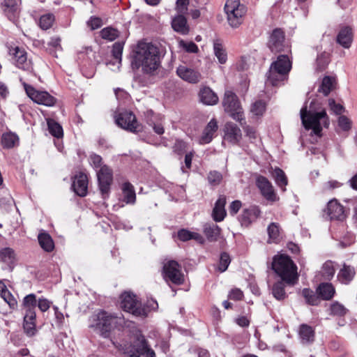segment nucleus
<instances>
[{
	"instance_id": "nucleus-51",
	"label": "nucleus",
	"mask_w": 357,
	"mask_h": 357,
	"mask_svg": "<svg viewBox=\"0 0 357 357\" xmlns=\"http://www.w3.org/2000/svg\"><path fill=\"white\" fill-rule=\"evenodd\" d=\"M323 275L326 280L332 278L335 273L333 263L331 261L325 262L322 268Z\"/></svg>"
},
{
	"instance_id": "nucleus-33",
	"label": "nucleus",
	"mask_w": 357,
	"mask_h": 357,
	"mask_svg": "<svg viewBox=\"0 0 357 357\" xmlns=\"http://www.w3.org/2000/svg\"><path fill=\"white\" fill-rule=\"evenodd\" d=\"M36 314H33V317L31 318H29L27 314H24L23 328L24 333L29 337L33 336L36 333Z\"/></svg>"
},
{
	"instance_id": "nucleus-1",
	"label": "nucleus",
	"mask_w": 357,
	"mask_h": 357,
	"mask_svg": "<svg viewBox=\"0 0 357 357\" xmlns=\"http://www.w3.org/2000/svg\"><path fill=\"white\" fill-rule=\"evenodd\" d=\"M130 65L133 70L141 69L144 74L155 75L160 66L158 48L151 43L139 42L132 52Z\"/></svg>"
},
{
	"instance_id": "nucleus-22",
	"label": "nucleus",
	"mask_w": 357,
	"mask_h": 357,
	"mask_svg": "<svg viewBox=\"0 0 357 357\" xmlns=\"http://www.w3.org/2000/svg\"><path fill=\"white\" fill-rule=\"evenodd\" d=\"M218 122L215 119H212L206 125L203 130L202 135L199 139L201 144H206L211 142L218 130Z\"/></svg>"
},
{
	"instance_id": "nucleus-46",
	"label": "nucleus",
	"mask_w": 357,
	"mask_h": 357,
	"mask_svg": "<svg viewBox=\"0 0 357 357\" xmlns=\"http://www.w3.org/2000/svg\"><path fill=\"white\" fill-rule=\"evenodd\" d=\"M55 20L53 14L47 13L42 15L39 19V26L43 30H47L52 27Z\"/></svg>"
},
{
	"instance_id": "nucleus-13",
	"label": "nucleus",
	"mask_w": 357,
	"mask_h": 357,
	"mask_svg": "<svg viewBox=\"0 0 357 357\" xmlns=\"http://www.w3.org/2000/svg\"><path fill=\"white\" fill-rule=\"evenodd\" d=\"M268 45L271 52L275 53L284 52L286 48L288 49L284 44V35L281 29H276L273 31Z\"/></svg>"
},
{
	"instance_id": "nucleus-26",
	"label": "nucleus",
	"mask_w": 357,
	"mask_h": 357,
	"mask_svg": "<svg viewBox=\"0 0 357 357\" xmlns=\"http://www.w3.org/2000/svg\"><path fill=\"white\" fill-rule=\"evenodd\" d=\"M226 202V197L224 195L220 196L216 201L212 213L213 218L215 222L222 221L226 216L225 208Z\"/></svg>"
},
{
	"instance_id": "nucleus-23",
	"label": "nucleus",
	"mask_w": 357,
	"mask_h": 357,
	"mask_svg": "<svg viewBox=\"0 0 357 357\" xmlns=\"http://www.w3.org/2000/svg\"><path fill=\"white\" fill-rule=\"evenodd\" d=\"M184 14L176 15L172 20V27L176 32L181 35H187L190 32V26Z\"/></svg>"
},
{
	"instance_id": "nucleus-29",
	"label": "nucleus",
	"mask_w": 357,
	"mask_h": 357,
	"mask_svg": "<svg viewBox=\"0 0 357 357\" xmlns=\"http://www.w3.org/2000/svg\"><path fill=\"white\" fill-rule=\"evenodd\" d=\"M356 271L353 266L344 264L337 274V278L340 282L348 284L353 280Z\"/></svg>"
},
{
	"instance_id": "nucleus-14",
	"label": "nucleus",
	"mask_w": 357,
	"mask_h": 357,
	"mask_svg": "<svg viewBox=\"0 0 357 357\" xmlns=\"http://www.w3.org/2000/svg\"><path fill=\"white\" fill-rule=\"evenodd\" d=\"M256 184L260 190L261 195L264 197V198H266V199L272 202L278 200V198L276 193L275 192L273 186L265 176H257Z\"/></svg>"
},
{
	"instance_id": "nucleus-55",
	"label": "nucleus",
	"mask_w": 357,
	"mask_h": 357,
	"mask_svg": "<svg viewBox=\"0 0 357 357\" xmlns=\"http://www.w3.org/2000/svg\"><path fill=\"white\" fill-rule=\"evenodd\" d=\"M12 310L16 309L17 306V301L16 298L12 295L9 291H4L1 296Z\"/></svg>"
},
{
	"instance_id": "nucleus-16",
	"label": "nucleus",
	"mask_w": 357,
	"mask_h": 357,
	"mask_svg": "<svg viewBox=\"0 0 357 357\" xmlns=\"http://www.w3.org/2000/svg\"><path fill=\"white\" fill-rule=\"evenodd\" d=\"M176 73L181 79L191 84L198 83L202 79V75L198 70L185 66L178 67Z\"/></svg>"
},
{
	"instance_id": "nucleus-50",
	"label": "nucleus",
	"mask_w": 357,
	"mask_h": 357,
	"mask_svg": "<svg viewBox=\"0 0 357 357\" xmlns=\"http://www.w3.org/2000/svg\"><path fill=\"white\" fill-rule=\"evenodd\" d=\"M100 35L103 39L112 41L119 36V31L114 28L107 27L102 29Z\"/></svg>"
},
{
	"instance_id": "nucleus-49",
	"label": "nucleus",
	"mask_w": 357,
	"mask_h": 357,
	"mask_svg": "<svg viewBox=\"0 0 357 357\" xmlns=\"http://www.w3.org/2000/svg\"><path fill=\"white\" fill-rule=\"evenodd\" d=\"M329 63L328 54L324 52L319 54L316 61V70L321 72L324 70Z\"/></svg>"
},
{
	"instance_id": "nucleus-19",
	"label": "nucleus",
	"mask_w": 357,
	"mask_h": 357,
	"mask_svg": "<svg viewBox=\"0 0 357 357\" xmlns=\"http://www.w3.org/2000/svg\"><path fill=\"white\" fill-rule=\"evenodd\" d=\"M1 8L10 21L15 22L17 20L20 9L16 0H3L1 3Z\"/></svg>"
},
{
	"instance_id": "nucleus-43",
	"label": "nucleus",
	"mask_w": 357,
	"mask_h": 357,
	"mask_svg": "<svg viewBox=\"0 0 357 357\" xmlns=\"http://www.w3.org/2000/svg\"><path fill=\"white\" fill-rule=\"evenodd\" d=\"M47 126L50 133L56 138L63 137V129L62 127L54 120H47Z\"/></svg>"
},
{
	"instance_id": "nucleus-27",
	"label": "nucleus",
	"mask_w": 357,
	"mask_h": 357,
	"mask_svg": "<svg viewBox=\"0 0 357 357\" xmlns=\"http://www.w3.org/2000/svg\"><path fill=\"white\" fill-rule=\"evenodd\" d=\"M335 290L331 283H321L317 289V294L322 300L329 301L333 298Z\"/></svg>"
},
{
	"instance_id": "nucleus-41",
	"label": "nucleus",
	"mask_w": 357,
	"mask_h": 357,
	"mask_svg": "<svg viewBox=\"0 0 357 357\" xmlns=\"http://www.w3.org/2000/svg\"><path fill=\"white\" fill-rule=\"evenodd\" d=\"M302 296L304 297L305 302L310 305H319L321 299L319 295H317L312 290L305 288L302 291Z\"/></svg>"
},
{
	"instance_id": "nucleus-24",
	"label": "nucleus",
	"mask_w": 357,
	"mask_h": 357,
	"mask_svg": "<svg viewBox=\"0 0 357 357\" xmlns=\"http://www.w3.org/2000/svg\"><path fill=\"white\" fill-rule=\"evenodd\" d=\"M199 97L200 101L206 105H215L219 101L218 95L208 86L200 89Z\"/></svg>"
},
{
	"instance_id": "nucleus-47",
	"label": "nucleus",
	"mask_w": 357,
	"mask_h": 357,
	"mask_svg": "<svg viewBox=\"0 0 357 357\" xmlns=\"http://www.w3.org/2000/svg\"><path fill=\"white\" fill-rule=\"evenodd\" d=\"M266 109V102L263 100H259L252 104L250 112L255 116H262L265 112Z\"/></svg>"
},
{
	"instance_id": "nucleus-52",
	"label": "nucleus",
	"mask_w": 357,
	"mask_h": 357,
	"mask_svg": "<svg viewBox=\"0 0 357 357\" xmlns=\"http://www.w3.org/2000/svg\"><path fill=\"white\" fill-rule=\"evenodd\" d=\"M178 45L180 47L189 53H197L199 51L198 46L192 41L187 42L183 40H180Z\"/></svg>"
},
{
	"instance_id": "nucleus-39",
	"label": "nucleus",
	"mask_w": 357,
	"mask_h": 357,
	"mask_svg": "<svg viewBox=\"0 0 357 357\" xmlns=\"http://www.w3.org/2000/svg\"><path fill=\"white\" fill-rule=\"evenodd\" d=\"M178 238L182 241L195 239L199 243H203V237L198 233L192 232L187 229H181L178 231Z\"/></svg>"
},
{
	"instance_id": "nucleus-8",
	"label": "nucleus",
	"mask_w": 357,
	"mask_h": 357,
	"mask_svg": "<svg viewBox=\"0 0 357 357\" xmlns=\"http://www.w3.org/2000/svg\"><path fill=\"white\" fill-rule=\"evenodd\" d=\"M8 50L13 63L17 68L29 72L33 70L31 60L28 59L27 52L24 47L9 45Z\"/></svg>"
},
{
	"instance_id": "nucleus-7",
	"label": "nucleus",
	"mask_w": 357,
	"mask_h": 357,
	"mask_svg": "<svg viewBox=\"0 0 357 357\" xmlns=\"http://www.w3.org/2000/svg\"><path fill=\"white\" fill-rule=\"evenodd\" d=\"M225 111L236 121L241 123L244 120L243 112L237 96L230 90L225 92L222 100Z\"/></svg>"
},
{
	"instance_id": "nucleus-37",
	"label": "nucleus",
	"mask_w": 357,
	"mask_h": 357,
	"mask_svg": "<svg viewBox=\"0 0 357 357\" xmlns=\"http://www.w3.org/2000/svg\"><path fill=\"white\" fill-rule=\"evenodd\" d=\"M271 175L275 179L276 184L282 188L283 191L285 190V187L288 183L287 178L284 174V172L280 168H275L272 172Z\"/></svg>"
},
{
	"instance_id": "nucleus-30",
	"label": "nucleus",
	"mask_w": 357,
	"mask_h": 357,
	"mask_svg": "<svg viewBox=\"0 0 357 357\" xmlns=\"http://www.w3.org/2000/svg\"><path fill=\"white\" fill-rule=\"evenodd\" d=\"M154 351L150 349L144 338L139 340V344L136 351L130 356V357H154Z\"/></svg>"
},
{
	"instance_id": "nucleus-48",
	"label": "nucleus",
	"mask_w": 357,
	"mask_h": 357,
	"mask_svg": "<svg viewBox=\"0 0 357 357\" xmlns=\"http://www.w3.org/2000/svg\"><path fill=\"white\" fill-rule=\"evenodd\" d=\"M329 310L330 314L338 317L344 316L347 312V309L337 301L331 304Z\"/></svg>"
},
{
	"instance_id": "nucleus-32",
	"label": "nucleus",
	"mask_w": 357,
	"mask_h": 357,
	"mask_svg": "<svg viewBox=\"0 0 357 357\" xmlns=\"http://www.w3.org/2000/svg\"><path fill=\"white\" fill-rule=\"evenodd\" d=\"M19 144L18 136L11 132L3 133L1 136V144L5 149H11Z\"/></svg>"
},
{
	"instance_id": "nucleus-10",
	"label": "nucleus",
	"mask_w": 357,
	"mask_h": 357,
	"mask_svg": "<svg viewBox=\"0 0 357 357\" xmlns=\"http://www.w3.org/2000/svg\"><path fill=\"white\" fill-rule=\"evenodd\" d=\"M23 86L27 96L35 102L47 107L54 105L56 98L47 91H38L26 82H23Z\"/></svg>"
},
{
	"instance_id": "nucleus-38",
	"label": "nucleus",
	"mask_w": 357,
	"mask_h": 357,
	"mask_svg": "<svg viewBox=\"0 0 357 357\" xmlns=\"http://www.w3.org/2000/svg\"><path fill=\"white\" fill-rule=\"evenodd\" d=\"M335 84V79L334 77L326 76L322 80L321 84L319 88V91L326 96L334 89Z\"/></svg>"
},
{
	"instance_id": "nucleus-25",
	"label": "nucleus",
	"mask_w": 357,
	"mask_h": 357,
	"mask_svg": "<svg viewBox=\"0 0 357 357\" xmlns=\"http://www.w3.org/2000/svg\"><path fill=\"white\" fill-rule=\"evenodd\" d=\"M353 40V31L350 26H345L340 29L336 41L344 48H349Z\"/></svg>"
},
{
	"instance_id": "nucleus-56",
	"label": "nucleus",
	"mask_w": 357,
	"mask_h": 357,
	"mask_svg": "<svg viewBox=\"0 0 357 357\" xmlns=\"http://www.w3.org/2000/svg\"><path fill=\"white\" fill-rule=\"evenodd\" d=\"M231 262V259L229 257V255L226 252H222L220 255L219 265H218V270L220 272L225 271L229 264Z\"/></svg>"
},
{
	"instance_id": "nucleus-15",
	"label": "nucleus",
	"mask_w": 357,
	"mask_h": 357,
	"mask_svg": "<svg viewBox=\"0 0 357 357\" xmlns=\"http://www.w3.org/2000/svg\"><path fill=\"white\" fill-rule=\"evenodd\" d=\"M242 139L239 127L232 122H227L224 127V139L232 144H238Z\"/></svg>"
},
{
	"instance_id": "nucleus-44",
	"label": "nucleus",
	"mask_w": 357,
	"mask_h": 357,
	"mask_svg": "<svg viewBox=\"0 0 357 357\" xmlns=\"http://www.w3.org/2000/svg\"><path fill=\"white\" fill-rule=\"evenodd\" d=\"M300 337L303 341L308 342L313 341L314 331L312 327L307 325H301L299 331Z\"/></svg>"
},
{
	"instance_id": "nucleus-18",
	"label": "nucleus",
	"mask_w": 357,
	"mask_h": 357,
	"mask_svg": "<svg viewBox=\"0 0 357 357\" xmlns=\"http://www.w3.org/2000/svg\"><path fill=\"white\" fill-rule=\"evenodd\" d=\"M325 212L331 220H343L345 218L344 206L337 199L328 202Z\"/></svg>"
},
{
	"instance_id": "nucleus-28",
	"label": "nucleus",
	"mask_w": 357,
	"mask_h": 357,
	"mask_svg": "<svg viewBox=\"0 0 357 357\" xmlns=\"http://www.w3.org/2000/svg\"><path fill=\"white\" fill-rule=\"evenodd\" d=\"M37 304L36 296L33 294H30L26 296L22 302V306L25 310V314H27L29 318L33 317L36 314L35 307Z\"/></svg>"
},
{
	"instance_id": "nucleus-21",
	"label": "nucleus",
	"mask_w": 357,
	"mask_h": 357,
	"mask_svg": "<svg viewBox=\"0 0 357 357\" xmlns=\"http://www.w3.org/2000/svg\"><path fill=\"white\" fill-rule=\"evenodd\" d=\"M73 188L77 195L80 197L86 196L88 189L87 176L84 173H79L77 175L73 181Z\"/></svg>"
},
{
	"instance_id": "nucleus-6",
	"label": "nucleus",
	"mask_w": 357,
	"mask_h": 357,
	"mask_svg": "<svg viewBox=\"0 0 357 357\" xmlns=\"http://www.w3.org/2000/svg\"><path fill=\"white\" fill-rule=\"evenodd\" d=\"M120 307L135 317H146V310L137 296L131 291H124L119 298Z\"/></svg>"
},
{
	"instance_id": "nucleus-63",
	"label": "nucleus",
	"mask_w": 357,
	"mask_h": 357,
	"mask_svg": "<svg viewBox=\"0 0 357 357\" xmlns=\"http://www.w3.org/2000/svg\"><path fill=\"white\" fill-rule=\"evenodd\" d=\"M87 25L91 30L98 29L102 26V20L99 17H91L87 22Z\"/></svg>"
},
{
	"instance_id": "nucleus-2",
	"label": "nucleus",
	"mask_w": 357,
	"mask_h": 357,
	"mask_svg": "<svg viewBox=\"0 0 357 357\" xmlns=\"http://www.w3.org/2000/svg\"><path fill=\"white\" fill-rule=\"evenodd\" d=\"M312 102L310 105L309 110L305 106L301 109V119L302 123L306 130H312L317 136H321L322 127L329 126V119L324 109H315L312 107Z\"/></svg>"
},
{
	"instance_id": "nucleus-31",
	"label": "nucleus",
	"mask_w": 357,
	"mask_h": 357,
	"mask_svg": "<svg viewBox=\"0 0 357 357\" xmlns=\"http://www.w3.org/2000/svg\"><path fill=\"white\" fill-rule=\"evenodd\" d=\"M213 46V53L217 57L218 62L221 64H225L227 61V54L222 42L220 40H215Z\"/></svg>"
},
{
	"instance_id": "nucleus-57",
	"label": "nucleus",
	"mask_w": 357,
	"mask_h": 357,
	"mask_svg": "<svg viewBox=\"0 0 357 357\" xmlns=\"http://www.w3.org/2000/svg\"><path fill=\"white\" fill-rule=\"evenodd\" d=\"M190 0H176L175 10L178 14H185L188 11Z\"/></svg>"
},
{
	"instance_id": "nucleus-9",
	"label": "nucleus",
	"mask_w": 357,
	"mask_h": 357,
	"mask_svg": "<svg viewBox=\"0 0 357 357\" xmlns=\"http://www.w3.org/2000/svg\"><path fill=\"white\" fill-rule=\"evenodd\" d=\"M162 276L167 282H171L176 285L182 284L185 281L181 266L174 260H169L164 263Z\"/></svg>"
},
{
	"instance_id": "nucleus-64",
	"label": "nucleus",
	"mask_w": 357,
	"mask_h": 357,
	"mask_svg": "<svg viewBox=\"0 0 357 357\" xmlns=\"http://www.w3.org/2000/svg\"><path fill=\"white\" fill-rule=\"evenodd\" d=\"M342 186V184L337 181L332 180L325 183L323 186V191L332 190Z\"/></svg>"
},
{
	"instance_id": "nucleus-12",
	"label": "nucleus",
	"mask_w": 357,
	"mask_h": 357,
	"mask_svg": "<svg viewBox=\"0 0 357 357\" xmlns=\"http://www.w3.org/2000/svg\"><path fill=\"white\" fill-rule=\"evenodd\" d=\"M115 123L120 128L132 132L139 130V125L131 112L124 111L115 115Z\"/></svg>"
},
{
	"instance_id": "nucleus-5",
	"label": "nucleus",
	"mask_w": 357,
	"mask_h": 357,
	"mask_svg": "<svg viewBox=\"0 0 357 357\" xmlns=\"http://www.w3.org/2000/svg\"><path fill=\"white\" fill-rule=\"evenodd\" d=\"M224 10L227 22L231 27L236 29L242 24L247 8L240 0H227Z\"/></svg>"
},
{
	"instance_id": "nucleus-53",
	"label": "nucleus",
	"mask_w": 357,
	"mask_h": 357,
	"mask_svg": "<svg viewBox=\"0 0 357 357\" xmlns=\"http://www.w3.org/2000/svg\"><path fill=\"white\" fill-rule=\"evenodd\" d=\"M123 43L116 42L112 46V54L114 59L118 61V63L121 64V57L123 50Z\"/></svg>"
},
{
	"instance_id": "nucleus-42",
	"label": "nucleus",
	"mask_w": 357,
	"mask_h": 357,
	"mask_svg": "<svg viewBox=\"0 0 357 357\" xmlns=\"http://www.w3.org/2000/svg\"><path fill=\"white\" fill-rule=\"evenodd\" d=\"M15 260L14 250L10 248H5L0 250V261L8 266L12 265Z\"/></svg>"
},
{
	"instance_id": "nucleus-58",
	"label": "nucleus",
	"mask_w": 357,
	"mask_h": 357,
	"mask_svg": "<svg viewBox=\"0 0 357 357\" xmlns=\"http://www.w3.org/2000/svg\"><path fill=\"white\" fill-rule=\"evenodd\" d=\"M243 130L245 136L249 138L250 142L251 143H255L258 137L256 129L250 126H246L243 127Z\"/></svg>"
},
{
	"instance_id": "nucleus-3",
	"label": "nucleus",
	"mask_w": 357,
	"mask_h": 357,
	"mask_svg": "<svg viewBox=\"0 0 357 357\" xmlns=\"http://www.w3.org/2000/svg\"><path fill=\"white\" fill-rule=\"evenodd\" d=\"M272 268L287 283L294 284L297 282V267L289 257L284 255L274 257Z\"/></svg>"
},
{
	"instance_id": "nucleus-60",
	"label": "nucleus",
	"mask_w": 357,
	"mask_h": 357,
	"mask_svg": "<svg viewBox=\"0 0 357 357\" xmlns=\"http://www.w3.org/2000/svg\"><path fill=\"white\" fill-rule=\"evenodd\" d=\"M338 126L342 130L347 131L351 127V122L347 116H340L338 119Z\"/></svg>"
},
{
	"instance_id": "nucleus-45",
	"label": "nucleus",
	"mask_w": 357,
	"mask_h": 357,
	"mask_svg": "<svg viewBox=\"0 0 357 357\" xmlns=\"http://www.w3.org/2000/svg\"><path fill=\"white\" fill-rule=\"evenodd\" d=\"M272 293L277 300L280 301L285 298L286 293L284 291V284L282 281L278 282L273 284Z\"/></svg>"
},
{
	"instance_id": "nucleus-4",
	"label": "nucleus",
	"mask_w": 357,
	"mask_h": 357,
	"mask_svg": "<svg viewBox=\"0 0 357 357\" xmlns=\"http://www.w3.org/2000/svg\"><path fill=\"white\" fill-rule=\"evenodd\" d=\"M291 68V62L287 55H280L277 60L273 62L267 73L266 84L278 86L284 81Z\"/></svg>"
},
{
	"instance_id": "nucleus-40",
	"label": "nucleus",
	"mask_w": 357,
	"mask_h": 357,
	"mask_svg": "<svg viewBox=\"0 0 357 357\" xmlns=\"http://www.w3.org/2000/svg\"><path fill=\"white\" fill-rule=\"evenodd\" d=\"M38 242L40 247L46 252H51L54 248L53 240L51 236L46 233L38 235Z\"/></svg>"
},
{
	"instance_id": "nucleus-61",
	"label": "nucleus",
	"mask_w": 357,
	"mask_h": 357,
	"mask_svg": "<svg viewBox=\"0 0 357 357\" xmlns=\"http://www.w3.org/2000/svg\"><path fill=\"white\" fill-rule=\"evenodd\" d=\"M187 148L185 142L182 140L177 139L173 146V150L177 154L181 155Z\"/></svg>"
},
{
	"instance_id": "nucleus-11",
	"label": "nucleus",
	"mask_w": 357,
	"mask_h": 357,
	"mask_svg": "<svg viewBox=\"0 0 357 357\" xmlns=\"http://www.w3.org/2000/svg\"><path fill=\"white\" fill-rule=\"evenodd\" d=\"M98 186L102 198L108 197L113 181V172L107 165H102L97 172Z\"/></svg>"
},
{
	"instance_id": "nucleus-20",
	"label": "nucleus",
	"mask_w": 357,
	"mask_h": 357,
	"mask_svg": "<svg viewBox=\"0 0 357 357\" xmlns=\"http://www.w3.org/2000/svg\"><path fill=\"white\" fill-rule=\"evenodd\" d=\"M260 213L261 211L257 206H250L243 211L239 217V221L243 226L248 227L259 217Z\"/></svg>"
},
{
	"instance_id": "nucleus-54",
	"label": "nucleus",
	"mask_w": 357,
	"mask_h": 357,
	"mask_svg": "<svg viewBox=\"0 0 357 357\" xmlns=\"http://www.w3.org/2000/svg\"><path fill=\"white\" fill-rule=\"evenodd\" d=\"M208 181L213 186L218 185L222 181V175L219 172L211 171L208 174Z\"/></svg>"
},
{
	"instance_id": "nucleus-34",
	"label": "nucleus",
	"mask_w": 357,
	"mask_h": 357,
	"mask_svg": "<svg viewBox=\"0 0 357 357\" xmlns=\"http://www.w3.org/2000/svg\"><path fill=\"white\" fill-rule=\"evenodd\" d=\"M268 243H277L280 241V227L278 223L272 222L267 228Z\"/></svg>"
},
{
	"instance_id": "nucleus-59",
	"label": "nucleus",
	"mask_w": 357,
	"mask_h": 357,
	"mask_svg": "<svg viewBox=\"0 0 357 357\" xmlns=\"http://www.w3.org/2000/svg\"><path fill=\"white\" fill-rule=\"evenodd\" d=\"M328 105L331 110L337 115L341 114L344 111V107L340 104L336 103L333 99H329Z\"/></svg>"
},
{
	"instance_id": "nucleus-17",
	"label": "nucleus",
	"mask_w": 357,
	"mask_h": 357,
	"mask_svg": "<svg viewBox=\"0 0 357 357\" xmlns=\"http://www.w3.org/2000/svg\"><path fill=\"white\" fill-rule=\"evenodd\" d=\"M116 317L105 311L98 312L96 315V328L105 333L110 330L111 326L116 321Z\"/></svg>"
},
{
	"instance_id": "nucleus-35",
	"label": "nucleus",
	"mask_w": 357,
	"mask_h": 357,
	"mask_svg": "<svg viewBox=\"0 0 357 357\" xmlns=\"http://www.w3.org/2000/svg\"><path fill=\"white\" fill-rule=\"evenodd\" d=\"M221 229L215 224L204 227V233L209 241H216L220 237Z\"/></svg>"
},
{
	"instance_id": "nucleus-62",
	"label": "nucleus",
	"mask_w": 357,
	"mask_h": 357,
	"mask_svg": "<svg viewBox=\"0 0 357 357\" xmlns=\"http://www.w3.org/2000/svg\"><path fill=\"white\" fill-rule=\"evenodd\" d=\"M37 303H38V307L39 310L41 312H44L47 311L50 309L52 303L47 298H40L38 300Z\"/></svg>"
},
{
	"instance_id": "nucleus-36",
	"label": "nucleus",
	"mask_w": 357,
	"mask_h": 357,
	"mask_svg": "<svg viewBox=\"0 0 357 357\" xmlns=\"http://www.w3.org/2000/svg\"><path fill=\"white\" fill-rule=\"evenodd\" d=\"M123 201L127 204L135 202L136 195L132 185L128 182L124 183L122 185Z\"/></svg>"
}]
</instances>
